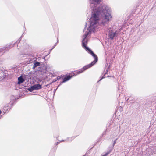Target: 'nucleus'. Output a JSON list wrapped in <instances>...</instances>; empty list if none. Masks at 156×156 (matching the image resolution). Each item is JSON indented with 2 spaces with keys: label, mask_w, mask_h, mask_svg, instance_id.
<instances>
[{
  "label": "nucleus",
  "mask_w": 156,
  "mask_h": 156,
  "mask_svg": "<svg viewBox=\"0 0 156 156\" xmlns=\"http://www.w3.org/2000/svg\"><path fill=\"white\" fill-rule=\"evenodd\" d=\"M101 0H90V6L92 10V15L90 19V25L88 29L84 28L82 37V43H87L86 37L90 35L91 31L95 30V28L100 20L101 24L105 26L107 24V8L106 6L100 3ZM86 23L85 27L87 26Z\"/></svg>",
  "instance_id": "obj_1"
},
{
  "label": "nucleus",
  "mask_w": 156,
  "mask_h": 156,
  "mask_svg": "<svg viewBox=\"0 0 156 156\" xmlns=\"http://www.w3.org/2000/svg\"><path fill=\"white\" fill-rule=\"evenodd\" d=\"M12 108L11 104H8L6 105L3 108L4 111L5 112H8Z\"/></svg>",
  "instance_id": "obj_2"
},
{
  "label": "nucleus",
  "mask_w": 156,
  "mask_h": 156,
  "mask_svg": "<svg viewBox=\"0 0 156 156\" xmlns=\"http://www.w3.org/2000/svg\"><path fill=\"white\" fill-rule=\"evenodd\" d=\"M116 34V32L112 31H110L109 34V36L110 38L112 39H113Z\"/></svg>",
  "instance_id": "obj_3"
},
{
  "label": "nucleus",
  "mask_w": 156,
  "mask_h": 156,
  "mask_svg": "<svg viewBox=\"0 0 156 156\" xmlns=\"http://www.w3.org/2000/svg\"><path fill=\"white\" fill-rule=\"evenodd\" d=\"M33 87L35 90H39L42 88V86L39 84H37L33 85Z\"/></svg>",
  "instance_id": "obj_4"
},
{
  "label": "nucleus",
  "mask_w": 156,
  "mask_h": 156,
  "mask_svg": "<svg viewBox=\"0 0 156 156\" xmlns=\"http://www.w3.org/2000/svg\"><path fill=\"white\" fill-rule=\"evenodd\" d=\"M107 73V69H105V73L103 74V75L101 76V78L100 79V80H99V81L101 80H102L103 78L106 77L105 76V75Z\"/></svg>",
  "instance_id": "obj_5"
},
{
  "label": "nucleus",
  "mask_w": 156,
  "mask_h": 156,
  "mask_svg": "<svg viewBox=\"0 0 156 156\" xmlns=\"http://www.w3.org/2000/svg\"><path fill=\"white\" fill-rule=\"evenodd\" d=\"M18 83L20 84L23 83L24 81V80L23 79L21 76H20L18 78Z\"/></svg>",
  "instance_id": "obj_6"
},
{
  "label": "nucleus",
  "mask_w": 156,
  "mask_h": 156,
  "mask_svg": "<svg viewBox=\"0 0 156 156\" xmlns=\"http://www.w3.org/2000/svg\"><path fill=\"white\" fill-rule=\"evenodd\" d=\"M40 65V63L39 62H35L33 66V68L34 69L35 68H36L37 66H39Z\"/></svg>",
  "instance_id": "obj_7"
},
{
  "label": "nucleus",
  "mask_w": 156,
  "mask_h": 156,
  "mask_svg": "<svg viewBox=\"0 0 156 156\" xmlns=\"http://www.w3.org/2000/svg\"><path fill=\"white\" fill-rule=\"evenodd\" d=\"M73 139V138L72 137H70V138H67V140H62L61 141H60V142H62V141H71Z\"/></svg>",
  "instance_id": "obj_8"
},
{
  "label": "nucleus",
  "mask_w": 156,
  "mask_h": 156,
  "mask_svg": "<svg viewBox=\"0 0 156 156\" xmlns=\"http://www.w3.org/2000/svg\"><path fill=\"white\" fill-rule=\"evenodd\" d=\"M28 90L32 92L35 89H34V88L33 87V86L28 88Z\"/></svg>",
  "instance_id": "obj_9"
},
{
  "label": "nucleus",
  "mask_w": 156,
  "mask_h": 156,
  "mask_svg": "<svg viewBox=\"0 0 156 156\" xmlns=\"http://www.w3.org/2000/svg\"><path fill=\"white\" fill-rule=\"evenodd\" d=\"M112 17L111 13L108 12V20L111 19Z\"/></svg>",
  "instance_id": "obj_10"
},
{
  "label": "nucleus",
  "mask_w": 156,
  "mask_h": 156,
  "mask_svg": "<svg viewBox=\"0 0 156 156\" xmlns=\"http://www.w3.org/2000/svg\"><path fill=\"white\" fill-rule=\"evenodd\" d=\"M116 140H117V139H115V140L114 141H113V146H114V145L116 143Z\"/></svg>",
  "instance_id": "obj_11"
},
{
  "label": "nucleus",
  "mask_w": 156,
  "mask_h": 156,
  "mask_svg": "<svg viewBox=\"0 0 156 156\" xmlns=\"http://www.w3.org/2000/svg\"><path fill=\"white\" fill-rule=\"evenodd\" d=\"M107 155V153H106L105 155L102 156H106Z\"/></svg>",
  "instance_id": "obj_12"
},
{
  "label": "nucleus",
  "mask_w": 156,
  "mask_h": 156,
  "mask_svg": "<svg viewBox=\"0 0 156 156\" xmlns=\"http://www.w3.org/2000/svg\"><path fill=\"white\" fill-rule=\"evenodd\" d=\"M56 43L55 44V45L54 46V47H53V48H54L55 46H56Z\"/></svg>",
  "instance_id": "obj_13"
},
{
  "label": "nucleus",
  "mask_w": 156,
  "mask_h": 156,
  "mask_svg": "<svg viewBox=\"0 0 156 156\" xmlns=\"http://www.w3.org/2000/svg\"><path fill=\"white\" fill-rule=\"evenodd\" d=\"M2 113V112L1 110H0V115Z\"/></svg>",
  "instance_id": "obj_14"
},
{
  "label": "nucleus",
  "mask_w": 156,
  "mask_h": 156,
  "mask_svg": "<svg viewBox=\"0 0 156 156\" xmlns=\"http://www.w3.org/2000/svg\"><path fill=\"white\" fill-rule=\"evenodd\" d=\"M106 55V52H105V55Z\"/></svg>",
  "instance_id": "obj_15"
},
{
  "label": "nucleus",
  "mask_w": 156,
  "mask_h": 156,
  "mask_svg": "<svg viewBox=\"0 0 156 156\" xmlns=\"http://www.w3.org/2000/svg\"><path fill=\"white\" fill-rule=\"evenodd\" d=\"M57 80H58V77H57Z\"/></svg>",
  "instance_id": "obj_16"
}]
</instances>
